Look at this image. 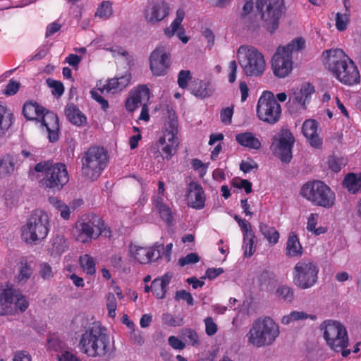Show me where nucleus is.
Returning <instances> with one entry per match:
<instances>
[{"mask_svg":"<svg viewBox=\"0 0 361 361\" xmlns=\"http://www.w3.org/2000/svg\"><path fill=\"white\" fill-rule=\"evenodd\" d=\"M29 307L27 298L11 283H0V316H14Z\"/></svg>","mask_w":361,"mask_h":361,"instance_id":"0eeeda50","label":"nucleus"},{"mask_svg":"<svg viewBox=\"0 0 361 361\" xmlns=\"http://www.w3.org/2000/svg\"><path fill=\"white\" fill-rule=\"evenodd\" d=\"M205 195L202 186L197 183H190L186 195V201L188 206L202 209L205 204Z\"/></svg>","mask_w":361,"mask_h":361,"instance_id":"bb28decb","label":"nucleus"},{"mask_svg":"<svg viewBox=\"0 0 361 361\" xmlns=\"http://www.w3.org/2000/svg\"><path fill=\"white\" fill-rule=\"evenodd\" d=\"M107 156L103 148L92 147L82 158V173L90 179L99 177L106 166Z\"/></svg>","mask_w":361,"mask_h":361,"instance_id":"4468645a","label":"nucleus"},{"mask_svg":"<svg viewBox=\"0 0 361 361\" xmlns=\"http://www.w3.org/2000/svg\"><path fill=\"white\" fill-rule=\"evenodd\" d=\"M23 114L28 120H36L40 122L42 130L48 133L50 142H54L59 137V118L53 113L46 111L45 109L37 102H26L23 108Z\"/></svg>","mask_w":361,"mask_h":361,"instance_id":"423d86ee","label":"nucleus"},{"mask_svg":"<svg viewBox=\"0 0 361 361\" xmlns=\"http://www.w3.org/2000/svg\"><path fill=\"white\" fill-rule=\"evenodd\" d=\"M157 211L159 213L161 219L169 224L171 221V212L170 208L166 205L164 204L160 207L156 208Z\"/></svg>","mask_w":361,"mask_h":361,"instance_id":"69168bd1","label":"nucleus"},{"mask_svg":"<svg viewBox=\"0 0 361 361\" xmlns=\"http://www.w3.org/2000/svg\"><path fill=\"white\" fill-rule=\"evenodd\" d=\"M232 185L236 188L243 189L246 193H250L252 191L251 183L245 179L235 178L232 180Z\"/></svg>","mask_w":361,"mask_h":361,"instance_id":"5fc2aeb1","label":"nucleus"},{"mask_svg":"<svg viewBox=\"0 0 361 361\" xmlns=\"http://www.w3.org/2000/svg\"><path fill=\"white\" fill-rule=\"evenodd\" d=\"M171 129L165 130L164 135L157 142V147L160 149L164 154V159H170L176 153L178 145L177 132V121L172 120Z\"/></svg>","mask_w":361,"mask_h":361,"instance_id":"aec40b11","label":"nucleus"},{"mask_svg":"<svg viewBox=\"0 0 361 361\" xmlns=\"http://www.w3.org/2000/svg\"><path fill=\"white\" fill-rule=\"evenodd\" d=\"M39 273L40 276L46 280L50 279L54 276L52 268L47 263H42L39 265Z\"/></svg>","mask_w":361,"mask_h":361,"instance_id":"052dcab7","label":"nucleus"},{"mask_svg":"<svg viewBox=\"0 0 361 361\" xmlns=\"http://www.w3.org/2000/svg\"><path fill=\"white\" fill-rule=\"evenodd\" d=\"M236 57L247 76L258 77L266 70L267 63L263 54L254 47L240 46Z\"/></svg>","mask_w":361,"mask_h":361,"instance_id":"1a4fd4ad","label":"nucleus"},{"mask_svg":"<svg viewBox=\"0 0 361 361\" xmlns=\"http://www.w3.org/2000/svg\"><path fill=\"white\" fill-rule=\"evenodd\" d=\"M190 78L191 75L189 71H180L178 77V83L179 87L181 88H185L188 86V82Z\"/></svg>","mask_w":361,"mask_h":361,"instance_id":"0e129e2a","label":"nucleus"},{"mask_svg":"<svg viewBox=\"0 0 361 361\" xmlns=\"http://www.w3.org/2000/svg\"><path fill=\"white\" fill-rule=\"evenodd\" d=\"M326 345L335 353H341L342 356H348L351 350L347 349L349 338L345 326L336 320H326L320 326Z\"/></svg>","mask_w":361,"mask_h":361,"instance_id":"39448f33","label":"nucleus"},{"mask_svg":"<svg viewBox=\"0 0 361 361\" xmlns=\"http://www.w3.org/2000/svg\"><path fill=\"white\" fill-rule=\"evenodd\" d=\"M149 89L145 85H138L132 89L126 100V108L128 111L133 112L139 105L149 99Z\"/></svg>","mask_w":361,"mask_h":361,"instance_id":"393cba45","label":"nucleus"},{"mask_svg":"<svg viewBox=\"0 0 361 361\" xmlns=\"http://www.w3.org/2000/svg\"><path fill=\"white\" fill-rule=\"evenodd\" d=\"M48 200L49 204L60 213V216L63 219L68 220L70 219L72 211L75 209L74 202L72 204L68 205L54 196L49 197Z\"/></svg>","mask_w":361,"mask_h":361,"instance_id":"72a5a7b5","label":"nucleus"},{"mask_svg":"<svg viewBox=\"0 0 361 361\" xmlns=\"http://www.w3.org/2000/svg\"><path fill=\"white\" fill-rule=\"evenodd\" d=\"M173 274L171 272H167L160 278L155 279L151 286L152 291L153 295L159 298L162 299L165 297L166 293V288L169 284Z\"/></svg>","mask_w":361,"mask_h":361,"instance_id":"c756f323","label":"nucleus"},{"mask_svg":"<svg viewBox=\"0 0 361 361\" xmlns=\"http://www.w3.org/2000/svg\"><path fill=\"white\" fill-rule=\"evenodd\" d=\"M295 142L290 130L282 128L272 138L271 148L282 161L288 162L292 158V149Z\"/></svg>","mask_w":361,"mask_h":361,"instance_id":"dca6fc26","label":"nucleus"},{"mask_svg":"<svg viewBox=\"0 0 361 361\" xmlns=\"http://www.w3.org/2000/svg\"><path fill=\"white\" fill-rule=\"evenodd\" d=\"M200 261V257L197 254L192 252L187 255L184 257H181L178 260V264L181 267H184L185 265L193 264Z\"/></svg>","mask_w":361,"mask_h":361,"instance_id":"6e6d98bb","label":"nucleus"},{"mask_svg":"<svg viewBox=\"0 0 361 361\" xmlns=\"http://www.w3.org/2000/svg\"><path fill=\"white\" fill-rule=\"evenodd\" d=\"M15 159L10 156L6 155L0 159V175L1 176H7L11 175L15 171Z\"/></svg>","mask_w":361,"mask_h":361,"instance_id":"79ce46f5","label":"nucleus"},{"mask_svg":"<svg viewBox=\"0 0 361 361\" xmlns=\"http://www.w3.org/2000/svg\"><path fill=\"white\" fill-rule=\"evenodd\" d=\"M319 219V216L317 213H311L307 218V230L316 235L325 233L327 231V228L325 226H317Z\"/></svg>","mask_w":361,"mask_h":361,"instance_id":"58836bf2","label":"nucleus"},{"mask_svg":"<svg viewBox=\"0 0 361 361\" xmlns=\"http://www.w3.org/2000/svg\"><path fill=\"white\" fill-rule=\"evenodd\" d=\"M171 66V57L166 47H157L150 54L149 66L154 75L162 76L167 73Z\"/></svg>","mask_w":361,"mask_h":361,"instance_id":"a211bd4d","label":"nucleus"},{"mask_svg":"<svg viewBox=\"0 0 361 361\" xmlns=\"http://www.w3.org/2000/svg\"><path fill=\"white\" fill-rule=\"evenodd\" d=\"M80 265L87 274L92 275L96 271L94 259L89 255H84L80 257Z\"/></svg>","mask_w":361,"mask_h":361,"instance_id":"49530a36","label":"nucleus"},{"mask_svg":"<svg viewBox=\"0 0 361 361\" xmlns=\"http://www.w3.org/2000/svg\"><path fill=\"white\" fill-rule=\"evenodd\" d=\"M254 238V234H252L250 238L247 236L243 237L244 255L246 257H251L255 252L256 247L255 245Z\"/></svg>","mask_w":361,"mask_h":361,"instance_id":"3c124183","label":"nucleus"},{"mask_svg":"<svg viewBox=\"0 0 361 361\" xmlns=\"http://www.w3.org/2000/svg\"><path fill=\"white\" fill-rule=\"evenodd\" d=\"M327 164L329 169L338 173L347 164V159L343 157L332 155L328 158Z\"/></svg>","mask_w":361,"mask_h":361,"instance_id":"a18cd8bd","label":"nucleus"},{"mask_svg":"<svg viewBox=\"0 0 361 361\" xmlns=\"http://www.w3.org/2000/svg\"><path fill=\"white\" fill-rule=\"evenodd\" d=\"M322 63L337 80L347 86L360 83V74L354 61L341 49L325 50L321 56Z\"/></svg>","mask_w":361,"mask_h":361,"instance_id":"f257e3e1","label":"nucleus"},{"mask_svg":"<svg viewBox=\"0 0 361 361\" xmlns=\"http://www.w3.org/2000/svg\"><path fill=\"white\" fill-rule=\"evenodd\" d=\"M233 115V106L223 108L220 111L221 121L225 125H230Z\"/></svg>","mask_w":361,"mask_h":361,"instance_id":"864d4df0","label":"nucleus"},{"mask_svg":"<svg viewBox=\"0 0 361 361\" xmlns=\"http://www.w3.org/2000/svg\"><path fill=\"white\" fill-rule=\"evenodd\" d=\"M276 297L279 300L290 303L294 299V292L290 286L281 285L276 290Z\"/></svg>","mask_w":361,"mask_h":361,"instance_id":"37998d69","label":"nucleus"},{"mask_svg":"<svg viewBox=\"0 0 361 361\" xmlns=\"http://www.w3.org/2000/svg\"><path fill=\"white\" fill-rule=\"evenodd\" d=\"M305 47V40L302 37H296L283 46L278 48H283L284 53L292 56L293 54L302 51Z\"/></svg>","mask_w":361,"mask_h":361,"instance_id":"ea45409f","label":"nucleus"},{"mask_svg":"<svg viewBox=\"0 0 361 361\" xmlns=\"http://www.w3.org/2000/svg\"><path fill=\"white\" fill-rule=\"evenodd\" d=\"M104 229V221L98 216L82 219L75 224L74 236L78 242L87 243L99 236Z\"/></svg>","mask_w":361,"mask_h":361,"instance_id":"2eb2a0df","label":"nucleus"},{"mask_svg":"<svg viewBox=\"0 0 361 361\" xmlns=\"http://www.w3.org/2000/svg\"><path fill=\"white\" fill-rule=\"evenodd\" d=\"M314 91L312 85L309 82L303 83L300 87L292 90V93L289 96V102L297 109H305Z\"/></svg>","mask_w":361,"mask_h":361,"instance_id":"5701e85b","label":"nucleus"},{"mask_svg":"<svg viewBox=\"0 0 361 361\" xmlns=\"http://www.w3.org/2000/svg\"><path fill=\"white\" fill-rule=\"evenodd\" d=\"M68 249L66 239L63 235L56 234L50 240L48 253L53 257L61 256Z\"/></svg>","mask_w":361,"mask_h":361,"instance_id":"7c9ffc66","label":"nucleus"},{"mask_svg":"<svg viewBox=\"0 0 361 361\" xmlns=\"http://www.w3.org/2000/svg\"><path fill=\"white\" fill-rule=\"evenodd\" d=\"M109 339L98 324H92L82 334L79 348L88 357H102L109 351Z\"/></svg>","mask_w":361,"mask_h":361,"instance_id":"7ed1b4c3","label":"nucleus"},{"mask_svg":"<svg viewBox=\"0 0 361 361\" xmlns=\"http://www.w3.org/2000/svg\"><path fill=\"white\" fill-rule=\"evenodd\" d=\"M344 187L350 193L355 194L361 190V173H348L343 180Z\"/></svg>","mask_w":361,"mask_h":361,"instance_id":"4c0bfd02","label":"nucleus"},{"mask_svg":"<svg viewBox=\"0 0 361 361\" xmlns=\"http://www.w3.org/2000/svg\"><path fill=\"white\" fill-rule=\"evenodd\" d=\"M110 51L115 58H125L126 61L130 62L128 59V53L123 48L118 46H114L111 48Z\"/></svg>","mask_w":361,"mask_h":361,"instance_id":"774afa93","label":"nucleus"},{"mask_svg":"<svg viewBox=\"0 0 361 361\" xmlns=\"http://www.w3.org/2000/svg\"><path fill=\"white\" fill-rule=\"evenodd\" d=\"M204 324L205 331L208 336H213L216 333L218 327L216 324L214 322V319L212 317H207L204 319Z\"/></svg>","mask_w":361,"mask_h":361,"instance_id":"e2e57ef3","label":"nucleus"},{"mask_svg":"<svg viewBox=\"0 0 361 361\" xmlns=\"http://www.w3.org/2000/svg\"><path fill=\"white\" fill-rule=\"evenodd\" d=\"M183 335L186 341L192 345H197L199 344V338L197 334L192 329L184 330Z\"/></svg>","mask_w":361,"mask_h":361,"instance_id":"13d9d810","label":"nucleus"},{"mask_svg":"<svg viewBox=\"0 0 361 361\" xmlns=\"http://www.w3.org/2000/svg\"><path fill=\"white\" fill-rule=\"evenodd\" d=\"M259 231L271 246L278 243L280 234L276 228L264 223H260Z\"/></svg>","mask_w":361,"mask_h":361,"instance_id":"e433bc0d","label":"nucleus"},{"mask_svg":"<svg viewBox=\"0 0 361 361\" xmlns=\"http://www.w3.org/2000/svg\"><path fill=\"white\" fill-rule=\"evenodd\" d=\"M238 65L235 61L229 62L227 68V75L230 83H233L237 78Z\"/></svg>","mask_w":361,"mask_h":361,"instance_id":"680f3d73","label":"nucleus"},{"mask_svg":"<svg viewBox=\"0 0 361 361\" xmlns=\"http://www.w3.org/2000/svg\"><path fill=\"white\" fill-rule=\"evenodd\" d=\"M185 16V10L179 8L176 12V16L171 23L164 28V33L168 38H171L175 35L183 43L187 44L190 37L185 35V30L182 25V22Z\"/></svg>","mask_w":361,"mask_h":361,"instance_id":"4be33fe9","label":"nucleus"},{"mask_svg":"<svg viewBox=\"0 0 361 361\" xmlns=\"http://www.w3.org/2000/svg\"><path fill=\"white\" fill-rule=\"evenodd\" d=\"M13 121V111L6 104L0 102V138L6 135Z\"/></svg>","mask_w":361,"mask_h":361,"instance_id":"c85d7f7f","label":"nucleus"},{"mask_svg":"<svg viewBox=\"0 0 361 361\" xmlns=\"http://www.w3.org/2000/svg\"><path fill=\"white\" fill-rule=\"evenodd\" d=\"M286 250V255L290 257H300L302 255V247L294 232H290L288 235Z\"/></svg>","mask_w":361,"mask_h":361,"instance_id":"473e14b6","label":"nucleus"},{"mask_svg":"<svg viewBox=\"0 0 361 361\" xmlns=\"http://www.w3.org/2000/svg\"><path fill=\"white\" fill-rule=\"evenodd\" d=\"M132 79L130 71L127 70L122 74H118L116 77L106 81L102 88H99L101 93L116 94L129 85Z\"/></svg>","mask_w":361,"mask_h":361,"instance_id":"a878e982","label":"nucleus"},{"mask_svg":"<svg viewBox=\"0 0 361 361\" xmlns=\"http://www.w3.org/2000/svg\"><path fill=\"white\" fill-rule=\"evenodd\" d=\"M169 4L164 0L150 3L144 10L143 16L147 23L154 25L164 20L169 14Z\"/></svg>","mask_w":361,"mask_h":361,"instance_id":"412c9836","label":"nucleus"},{"mask_svg":"<svg viewBox=\"0 0 361 361\" xmlns=\"http://www.w3.org/2000/svg\"><path fill=\"white\" fill-rule=\"evenodd\" d=\"M160 245L142 247L135 243H130L128 248V255L135 262L146 264L161 257Z\"/></svg>","mask_w":361,"mask_h":361,"instance_id":"f3484780","label":"nucleus"},{"mask_svg":"<svg viewBox=\"0 0 361 361\" xmlns=\"http://www.w3.org/2000/svg\"><path fill=\"white\" fill-rule=\"evenodd\" d=\"M319 270L318 266L313 261L301 259L293 269V283L300 289L310 288L317 281Z\"/></svg>","mask_w":361,"mask_h":361,"instance_id":"9b49d317","label":"nucleus"},{"mask_svg":"<svg viewBox=\"0 0 361 361\" xmlns=\"http://www.w3.org/2000/svg\"><path fill=\"white\" fill-rule=\"evenodd\" d=\"M50 228L48 213L43 209H35L22 226L21 238L27 244L37 245L47 237Z\"/></svg>","mask_w":361,"mask_h":361,"instance_id":"f03ea898","label":"nucleus"},{"mask_svg":"<svg viewBox=\"0 0 361 361\" xmlns=\"http://www.w3.org/2000/svg\"><path fill=\"white\" fill-rule=\"evenodd\" d=\"M279 324L271 317L255 321L246 335L247 342L256 348L272 345L279 336Z\"/></svg>","mask_w":361,"mask_h":361,"instance_id":"20e7f679","label":"nucleus"},{"mask_svg":"<svg viewBox=\"0 0 361 361\" xmlns=\"http://www.w3.org/2000/svg\"><path fill=\"white\" fill-rule=\"evenodd\" d=\"M235 140L239 145L252 149H259L262 147L260 140L250 132L236 135Z\"/></svg>","mask_w":361,"mask_h":361,"instance_id":"2f4dec72","label":"nucleus"},{"mask_svg":"<svg viewBox=\"0 0 361 361\" xmlns=\"http://www.w3.org/2000/svg\"><path fill=\"white\" fill-rule=\"evenodd\" d=\"M293 56L285 54L283 48H277L271 59V68L275 76L283 78L293 70Z\"/></svg>","mask_w":361,"mask_h":361,"instance_id":"6ab92c4d","label":"nucleus"},{"mask_svg":"<svg viewBox=\"0 0 361 361\" xmlns=\"http://www.w3.org/2000/svg\"><path fill=\"white\" fill-rule=\"evenodd\" d=\"M302 133L311 147L315 149H319L322 147L323 139L320 135L321 128L316 120H306L302 124Z\"/></svg>","mask_w":361,"mask_h":361,"instance_id":"b1692460","label":"nucleus"},{"mask_svg":"<svg viewBox=\"0 0 361 361\" xmlns=\"http://www.w3.org/2000/svg\"><path fill=\"white\" fill-rule=\"evenodd\" d=\"M310 319L314 321L317 316L313 314H308L303 311H292L290 314L284 315L281 320L282 324L288 325L294 322Z\"/></svg>","mask_w":361,"mask_h":361,"instance_id":"c9c22d12","label":"nucleus"},{"mask_svg":"<svg viewBox=\"0 0 361 361\" xmlns=\"http://www.w3.org/2000/svg\"><path fill=\"white\" fill-rule=\"evenodd\" d=\"M59 361H80L73 350L67 348L56 354Z\"/></svg>","mask_w":361,"mask_h":361,"instance_id":"603ef678","label":"nucleus"},{"mask_svg":"<svg viewBox=\"0 0 361 361\" xmlns=\"http://www.w3.org/2000/svg\"><path fill=\"white\" fill-rule=\"evenodd\" d=\"M300 195L313 205L331 209L336 204V195L329 185L320 180L309 181L300 189Z\"/></svg>","mask_w":361,"mask_h":361,"instance_id":"6e6552de","label":"nucleus"},{"mask_svg":"<svg viewBox=\"0 0 361 361\" xmlns=\"http://www.w3.org/2000/svg\"><path fill=\"white\" fill-rule=\"evenodd\" d=\"M106 307L108 310V316L111 318L116 317V310L117 308V302L115 295L112 293H109L106 296Z\"/></svg>","mask_w":361,"mask_h":361,"instance_id":"09e8293b","label":"nucleus"},{"mask_svg":"<svg viewBox=\"0 0 361 361\" xmlns=\"http://www.w3.org/2000/svg\"><path fill=\"white\" fill-rule=\"evenodd\" d=\"M350 8H344L343 12H337L335 17V25L338 31H344L350 23Z\"/></svg>","mask_w":361,"mask_h":361,"instance_id":"a19ab883","label":"nucleus"},{"mask_svg":"<svg viewBox=\"0 0 361 361\" xmlns=\"http://www.w3.org/2000/svg\"><path fill=\"white\" fill-rule=\"evenodd\" d=\"M113 13L112 3L109 1H104L99 5L94 16L95 17L107 20L113 16Z\"/></svg>","mask_w":361,"mask_h":361,"instance_id":"c03bdc74","label":"nucleus"},{"mask_svg":"<svg viewBox=\"0 0 361 361\" xmlns=\"http://www.w3.org/2000/svg\"><path fill=\"white\" fill-rule=\"evenodd\" d=\"M189 90L196 97L204 99L212 94L214 87L208 79H194L189 85Z\"/></svg>","mask_w":361,"mask_h":361,"instance_id":"cd10ccee","label":"nucleus"},{"mask_svg":"<svg viewBox=\"0 0 361 361\" xmlns=\"http://www.w3.org/2000/svg\"><path fill=\"white\" fill-rule=\"evenodd\" d=\"M256 7L267 30L270 32L276 31L283 11V1L257 0Z\"/></svg>","mask_w":361,"mask_h":361,"instance_id":"f8f14e48","label":"nucleus"},{"mask_svg":"<svg viewBox=\"0 0 361 361\" xmlns=\"http://www.w3.org/2000/svg\"><path fill=\"white\" fill-rule=\"evenodd\" d=\"M35 169L37 172L44 173L42 183L46 188L60 190L68 182L67 169L63 164L39 163Z\"/></svg>","mask_w":361,"mask_h":361,"instance_id":"9d476101","label":"nucleus"},{"mask_svg":"<svg viewBox=\"0 0 361 361\" xmlns=\"http://www.w3.org/2000/svg\"><path fill=\"white\" fill-rule=\"evenodd\" d=\"M65 113L68 120L77 126H82L87 123L86 116L73 104L68 105Z\"/></svg>","mask_w":361,"mask_h":361,"instance_id":"f704fd0d","label":"nucleus"},{"mask_svg":"<svg viewBox=\"0 0 361 361\" xmlns=\"http://www.w3.org/2000/svg\"><path fill=\"white\" fill-rule=\"evenodd\" d=\"M240 168L244 173H249L252 170L257 169V164L255 161L248 158L242 161Z\"/></svg>","mask_w":361,"mask_h":361,"instance_id":"338daca9","label":"nucleus"},{"mask_svg":"<svg viewBox=\"0 0 361 361\" xmlns=\"http://www.w3.org/2000/svg\"><path fill=\"white\" fill-rule=\"evenodd\" d=\"M47 84L51 89V93L55 97H61L64 92V87L60 81L48 78Z\"/></svg>","mask_w":361,"mask_h":361,"instance_id":"8fccbe9b","label":"nucleus"},{"mask_svg":"<svg viewBox=\"0 0 361 361\" xmlns=\"http://www.w3.org/2000/svg\"><path fill=\"white\" fill-rule=\"evenodd\" d=\"M47 347L49 349L54 350L57 353L68 348L66 346L64 342L55 335H51L48 338Z\"/></svg>","mask_w":361,"mask_h":361,"instance_id":"de8ad7c7","label":"nucleus"},{"mask_svg":"<svg viewBox=\"0 0 361 361\" xmlns=\"http://www.w3.org/2000/svg\"><path fill=\"white\" fill-rule=\"evenodd\" d=\"M6 204L8 207L17 205L20 202L18 193L16 192L8 191L4 194Z\"/></svg>","mask_w":361,"mask_h":361,"instance_id":"bf43d9fd","label":"nucleus"},{"mask_svg":"<svg viewBox=\"0 0 361 361\" xmlns=\"http://www.w3.org/2000/svg\"><path fill=\"white\" fill-rule=\"evenodd\" d=\"M256 114L259 120L268 124L274 125L279 121L281 106L272 92H263L257 102Z\"/></svg>","mask_w":361,"mask_h":361,"instance_id":"ddd939ff","label":"nucleus"},{"mask_svg":"<svg viewBox=\"0 0 361 361\" xmlns=\"http://www.w3.org/2000/svg\"><path fill=\"white\" fill-rule=\"evenodd\" d=\"M191 164L194 170L198 172L200 177H203L206 174L208 169V164H204L197 159H192Z\"/></svg>","mask_w":361,"mask_h":361,"instance_id":"4d7b16f0","label":"nucleus"}]
</instances>
